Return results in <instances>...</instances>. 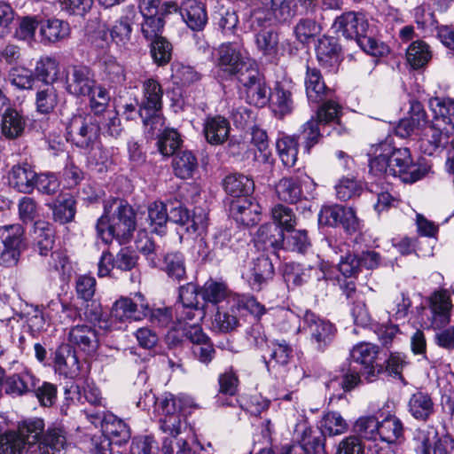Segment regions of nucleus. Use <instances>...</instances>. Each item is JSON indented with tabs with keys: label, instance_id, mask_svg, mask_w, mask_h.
Listing matches in <instances>:
<instances>
[{
	"label": "nucleus",
	"instance_id": "3",
	"mask_svg": "<svg viewBox=\"0 0 454 454\" xmlns=\"http://www.w3.org/2000/svg\"><path fill=\"white\" fill-rule=\"evenodd\" d=\"M433 113L430 125L423 134V152L432 155L440 146L447 143L454 132V99L432 98L428 102Z\"/></svg>",
	"mask_w": 454,
	"mask_h": 454
},
{
	"label": "nucleus",
	"instance_id": "44",
	"mask_svg": "<svg viewBox=\"0 0 454 454\" xmlns=\"http://www.w3.org/2000/svg\"><path fill=\"white\" fill-rule=\"evenodd\" d=\"M131 32V18L122 16L110 28L111 40L118 47L126 49L130 43Z\"/></svg>",
	"mask_w": 454,
	"mask_h": 454
},
{
	"label": "nucleus",
	"instance_id": "21",
	"mask_svg": "<svg viewBox=\"0 0 454 454\" xmlns=\"http://www.w3.org/2000/svg\"><path fill=\"white\" fill-rule=\"evenodd\" d=\"M67 445L63 428L49 427L43 434L38 448L41 454H65Z\"/></svg>",
	"mask_w": 454,
	"mask_h": 454
},
{
	"label": "nucleus",
	"instance_id": "61",
	"mask_svg": "<svg viewBox=\"0 0 454 454\" xmlns=\"http://www.w3.org/2000/svg\"><path fill=\"white\" fill-rule=\"evenodd\" d=\"M261 2L269 9L268 14L278 22L286 21L292 16L290 0H261Z\"/></svg>",
	"mask_w": 454,
	"mask_h": 454
},
{
	"label": "nucleus",
	"instance_id": "62",
	"mask_svg": "<svg viewBox=\"0 0 454 454\" xmlns=\"http://www.w3.org/2000/svg\"><path fill=\"white\" fill-rule=\"evenodd\" d=\"M18 212L22 223H32L39 216V206L35 199L25 196L18 202Z\"/></svg>",
	"mask_w": 454,
	"mask_h": 454
},
{
	"label": "nucleus",
	"instance_id": "34",
	"mask_svg": "<svg viewBox=\"0 0 454 454\" xmlns=\"http://www.w3.org/2000/svg\"><path fill=\"white\" fill-rule=\"evenodd\" d=\"M404 427L399 418L388 414L380 421V439L387 443H395L403 439Z\"/></svg>",
	"mask_w": 454,
	"mask_h": 454
},
{
	"label": "nucleus",
	"instance_id": "42",
	"mask_svg": "<svg viewBox=\"0 0 454 454\" xmlns=\"http://www.w3.org/2000/svg\"><path fill=\"white\" fill-rule=\"evenodd\" d=\"M197 168L198 161L192 152L184 151L174 157L173 168L175 175L179 178H191Z\"/></svg>",
	"mask_w": 454,
	"mask_h": 454
},
{
	"label": "nucleus",
	"instance_id": "15",
	"mask_svg": "<svg viewBox=\"0 0 454 454\" xmlns=\"http://www.w3.org/2000/svg\"><path fill=\"white\" fill-rule=\"evenodd\" d=\"M338 32L348 39L364 36L369 27L368 20L364 13L349 12L338 17L334 22Z\"/></svg>",
	"mask_w": 454,
	"mask_h": 454
},
{
	"label": "nucleus",
	"instance_id": "48",
	"mask_svg": "<svg viewBox=\"0 0 454 454\" xmlns=\"http://www.w3.org/2000/svg\"><path fill=\"white\" fill-rule=\"evenodd\" d=\"M164 270L176 281L184 280L186 276L184 257L181 253H170L164 258Z\"/></svg>",
	"mask_w": 454,
	"mask_h": 454
},
{
	"label": "nucleus",
	"instance_id": "28",
	"mask_svg": "<svg viewBox=\"0 0 454 454\" xmlns=\"http://www.w3.org/2000/svg\"><path fill=\"white\" fill-rule=\"evenodd\" d=\"M317 58L324 67H333L340 60V47L334 37L323 36L316 46Z\"/></svg>",
	"mask_w": 454,
	"mask_h": 454
},
{
	"label": "nucleus",
	"instance_id": "20",
	"mask_svg": "<svg viewBox=\"0 0 454 454\" xmlns=\"http://www.w3.org/2000/svg\"><path fill=\"white\" fill-rule=\"evenodd\" d=\"M239 309L233 304V299L229 298L223 305L217 306L213 319V327L218 332L229 333L239 326Z\"/></svg>",
	"mask_w": 454,
	"mask_h": 454
},
{
	"label": "nucleus",
	"instance_id": "25",
	"mask_svg": "<svg viewBox=\"0 0 454 454\" xmlns=\"http://www.w3.org/2000/svg\"><path fill=\"white\" fill-rule=\"evenodd\" d=\"M254 242L262 250L276 249L284 246L285 235L279 226L267 223L258 229L254 237Z\"/></svg>",
	"mask_w": 454,
	"mask_h": 454
},
{
	"label": "nucleus",
	"instance_id": "64",
	"mask_svg": "<svg viewBox=\"0 0 454 454\" xmlns=\"http://www.w3.org/2000/svg\"><path fill=\"white\" fill-rule=\"evenodd\" d=\"M158 445L152 436L141 435L132 440L130 454H157Z\"/></svg>",
	"mask_w": 454,
	"mask_h": 454
},
{
	"label": "nucleus",
	"instance_id": "9",
	"mask_svg": "<svg viewBox=\"0 0 454 454\" xmlns=\"http://www.w3.org/2000/svg\"><path fill=\"white\" fill-rule=\"evenodd\" d=\"M239 82L244 88L245 98L249 105L262 107L270 100V90L256 66L240 74Z\"/></svg>",
	"mask_w": 454,
	"mask_h": 454
},
{
	"label": "nucleus",
	"instance_id": "55",
	"mask_svg": "<svg viewBox=\"0 0 454 454\" xmlns=\"http://www.w3.org/2000/svg\"><path fill=\"white\" fill-rule=\"evenodd\" d=\"M323 273L314 267L300 269L299 267L294 268L292 271H286L285 278L287 283H292L295 286H302L307 283L312 277L320 279Z\"/></svg>",
	"mask_w": 454,
	"mask_h": 454
},
{
	"label": "nucleus",
	"instance_id": "38",
	"mask_svg": "<svg viewBox=\"0 0 454 454\" xmlns=\"http://www.w3.org/2000/svg\"><path fill=\"white\" fill-rule=\"evenodd\" d=\"M270 98L276 114L283 117L292 113L294 109L292 92L286 84L278 82L274 92L270 94Z\"/></svg>",
	"mask_w": 454,
	"mask_h": 454
},
{
	"label": "nucleus",
	"instance_id": "11",
	"mask_svg": "<svg viewBox=\"0 0 454 454\" xmlns=\"http://www.w3.org/2000/svg\"><path fill=\"white\" fill-rule=\"evenodd\" d=\"M273 18L271 15L262 16L261 12H255L253 27L255 33V43L258 50L264 55L274 56L278 50V35L268 24Z\"/></svg>",
	"mask_w": 454,
	"mask_h": 454
},
{
	"label": "nucleus",
	"instance_id": "39",
	"mask_svg": "<svg viewBox=\"0 0 454 454\" xmlns=\"http://www.w3.org/2000/svg\"><path fill=\"white\" fill-rule=\"evenodd\" d=\"M409 412L416 419L426 420L434 413V403L425 393L413 394L408 403Z\"/></svg>",
	"mask_w": 454,
	"mask_h": 454
},
{
	"label": "nucleus",
	"instance_id": "35",
	"mask_svg": "<svg viewBox=\"0 0 454 454\" xmlns=\"http://www.w3.org/2000/svg\"><path fill=\"white\" fill-rule=\"evenodd\" d=\"M225 192L233 197L247 198L254 190V183L242 174H233L225 177L223 182Z\"/></svg>",
	"mask_w": 454,
	"mask_h": 454
},
{
	"label": "nucleus",
	"instance_id": "43",
	"mask_svg": "<svg viewBox=\"0 0 454 454\" xmlns=\"http://www.w3.org/2000/svg\"><path fill=\"white\" fill-rule=\"evenodd\" d=\"M35 241L41 255H47L54 244V233L50 223L36 221L35 223Z\"/></svg>",
	"mask_w": 454,
	"mask_h": 454
},
{
	"label": "nucleus",
	"instance_id": "54",
	"mask_svg": "<svg viewBox=\"0 0 454 454\" xmlns=\"http://www.w3.org/2000/svg\"><path fill=\"white\" fill-rule=\"evenodd\" d=\"M272 217L277 223L276 225L287 232L294 229L296 225V217L293 210L281 204L276 205L271 210Z\"/></svg>",
	"mask_w": 454,
	"mask_h": 454
},
{
	"label": "nucleus",
	"instance_id": "31",
	"mask_svg": "<svg viewBox=\"0 0 454 454\" xmlns=\"http://www.w3.org/2000/svg\"><path fill=\"white\" fill-rule=\"evenodd\" d=\"M276 150L285 167L295 165L299 153V143L295 137L282 134L276 141Z\"/></svg>",
	"mask_w": 454,
	"mask_h": 454
},
{
	"label": "nucleus",
	"instance_id": "51",
	"mask_svg": "<svg viewBox=\"0 0 454 454\" xmlns=\"http://www.w3.org/2000/svg\"><path fill=\"white\" fill-rule=\"evenodd\" d=\"M103 428L110 436L118 438L120 443L130 437V431L126 423L114 415H109L104 419Z\"/></svg>",
	"mask_w": 454,
	"mask_h": 454
},
{
	"label": "nucleus",
	"instance_id": "4",
	"mask_svg": "<svg viewBox=\"0 0 454 454\" xmlns=\"http://www.w3.org/2000/svg\"><path fill=\"white\" fill-rule=\"evenodd\" d=\"M142 92L139 115L153 135L154 131H160L164 126L161 114L163 90L158 81L149 78L143 82Z\"/></svg>",
	"mask_w": 454,
	"mask_h": 454
},
{
	"label": "nucleus",
	"instance_id": "16",
	"mask_svg": "<svg viewBox=\"0 0 454 454\" xmlns=\"http://www.w3.org/2000/svg\"><path fill=\"white\" fill-rule=\"evenodd\" d=\"M68 344L72 349L90 355L98 346V339L96 331L87 325H77L70 328L67 335Z\"/></svg>",
	"mask_w": 454,
	"mask_h": 454
},
{
	"label": "nucleus",
	"instance_id": "47",
	"mask_svg": "<svg viewBox=\"0 0 454 454\" xmlns=\"http://www.w3.org/2000/svg\"><path fill=\"white\" fill-rule=\"evenodd\" d=\"M59 62L54 58H41L35 65V76L44 82L51 83L57 80L59 74Z\"/></svg>",
	"mask_w": 454,
	"mask_h": 454
},
{
	"label": "nucleus",
	"instance_id": "18",
	"mask_svg": "<svg viewBox=\"0 0 454 454\" xmlns=\"http://www.w3.org/2000/svg\"><path fill=\"white\" fill-rule=\"evenodd\" d=\"M54 367L59 374L68 378L76 377L81 368L75 350L69 345H61L55 352Z\"/></svg>",
	"mask_w": 454,
	"mask_h": 454
},
{
	"label": "nucleus",
	"instance_id": "22",
	"mask_svg": "<svg viewBox=\"0 0 454 454\" xmlns=\"http://www.w3.org/2000/svg\"><path fill=\"white\" fill-rule=\"evenodd\" d=\"M430 309L433 314L432 325L441 328L450 322L451 301L446 290L434 292L430 298Z\"/></svg>",
	"mask_w": 454,
	"mask_h": 454
},
{
	"label": "nucleus",
	"instance_id": "10",
	"mask_svg": "<svg viewBox=\"0 0 454 454\" xmlns=\"http://www.w3.org/2000/svg\"><path fill=\"white\" fill-rule=\"evenodd\" d=\"M304 328L310 336V342L317 351L323 352L335 335V326L328 320L307 311L303 317Z\"/></svg>",
	"mask_w": 454,
	"mask_h": 454
},
{
	"label": "nucleus",
	"instance_id": "13",
	"mask_svg": "<svg viewBox=\"0 0 454 454\" xmlns=\"http://www.w3.org/2000/svg\"><path fill=\"white\" fill-rule=\"evenodd\" d=\"M148 304L145 303L144 295L138 294L136 295V301L129 298H121L117 300L111 309V317L117 321L127 319L141 320L146 317Z\"/></svg>",
	"mask_w": 454,
	"mask_h": 454
},
{
	"label": "nucleus",
	"instance_id": "49",
	"mask_svg": "<svg viewBox=\"0 0 454 454\" xmlns=\"http://www.w3.org/2000/svg\"><path fill=\"white\" fill-rule=\"evenodd\" d=\"M354 427L360 437L371 441L380 439V421L374 416L360 417Z\"/></svg>",
	"mask_w": 454,
	"mask_h": 454
},
{
	"label": "nucleus",
	"instance_id": "53",
	"mask_svg": "<svg viewBox=\"0 0 454 454\" xmlns=\"http://www.w3.org/2000/svg\"><path fill=\"white\" fill-rule=\"evenodd\" d=\"M151 41V54L154 62L159 66L168 64L171 59V43L164 37H157Z\"/></svg>",
	"mask_w": 454,
	"mask_h": 454
},
{
	"label": "nucleus",
	"instance_id": "14",
	"mask_svg": "<svg viewBox=\"0 0 454 454\" xmlns=\"http://www.w3.org/2000/svg\"><path fill=\"white\" fill-rule=\"evenodd\" d=\"M67 90L76 97L90 95L96 81L90 69L85 66H73L67 75Z\"/></svg>",
	"mask_w": 454,
	"mask_h": 454
},
{
	"label": "nucleus",
	"instance_id": "19",
	"mask_svg": "<svg viewBox=\"0 0 454 454\" xmlns=\"http://www.w3.org/2000/svg\"><path fill=\"white\" fill-rule=\"evenodd\" d=\"M36 173L27 163L14 165L8 176L9 184L20 192L30 193L35 187Z\"/></svg>",
	"mask_w": 454,
	"mask_h": 454
},
{
	"label": "nucleus",
	"instance_id": "17",
	"mask_svg": "<svg viewBox=\"0 0 454 454\" xmlns=\"http://www.w3.org/2000/svg\"><path fill=\"white\" fill-rule=\"evenodd\" d=\"M156 407L162 416L179 415L188 408H199L194 399L184 394L175 395L164 393L156 400Z\"/></svg>",
	"mask_w": 454,
	"mask_h": 454
},
{
	"label": "nucleus",
	"instance_id": "50",
	"mask_svg": "<svg viewBox=\"0 0 454 454\" xmlns=\"http://www.w3.org/2000/svg\"><path fill=\"white\" fill-rule=\"evenodd\" d=\"M320 429L324 434L337 435L345 433L348 424L338 412H328L320 420Z\"/></svg>",
	"mask_w": 454,
	"mask_h": 454
},
{
	"label": "nucleus",
	"instance_id": "58",
	"mask_svg": "<svg viewBox=\"0 0 454 454\" xmlns=\"http://www.w3.org/2000/svg\"><path fill=\"white\" fill-rule=\"evenodd\" d=\"M285 238L286 247L298 253H305L311 246L310 239L305 230H292Z\"/></svg>",
	"mask_w": 454,
	"mask_h": 454
},
{
	"label": "nucleus",
	"instance_id": "33",
	"mask_svg": "<svg viewBox=\"0 0 454 454\" xmlns=\"http://www.w3.org/2000/svg\"><path fill=\"white\" fill-rule=\"evenodd\" d=\"M45 424L41 418H29L20 421L18 424L16 431L20 435L26 445L39 444V442L44 434Z\"/></svg>",
	"mask_w": 454,
	"mask_h": 454
},
{
	"label": "nucleus",
	"instance_id": "1",
	"mask_svg": "<svg viewBox=\"0 0 454 454\" xmlns=\"http://www.w3.org/2000/svg\"><path fill=\"white\" fill-rule=\"evenodd\" d=\"M369 167L375 176H394L403 183L413 184L425 177L431 170L427 163L415 162L409 148H393L387 142L372 147Z\"/></svg>",
	"mask_w": 454,
	"mask_h": 454
},
{
	"label": "nucleus",
	"instance_id": "6",
	"mask_svg": "<svg viewBox=\"0 0 454 454\" xmlns=\"http://www.w3.org/2000/svg\"><path fill=\"white\" fill-rule=\"evenodd\" d=\"M215 65L228 74H236L238 77L243 72L253 68L255 65L241 44L237 43H224L215 50L213 57Z\"/></svg>",
	"mask_w": 454,
	"mask_h": 454
},
{
	"label": "nucleus",
	"instance_id": "12",
	"mask_svg": "<svg viewBox=\"0 0 454 454\" xmlns=\"http://www.w3.org/2000/svg\"><path fill=\"white\" fill-rule=\"evenodd\" d=\"M378 354L379 347L367 342L356 345L350 352L352 360L363 366V373L368 381H373L383 370L382 365H374Z\"/></svg>",
	"mask_w": 454,
	"mask_h": 454
},
{
	"label": "nucleus",
	"instance_id": "32",
	"mask_svg": "<svg viewBox=\"0 0 454 454\" xmlns=\"http://www.w3.org/2000/svg\"><path fill=\"white\" fill-rule=\"evenodd\" d=\"M273 276L274 268L270 260L264 256L259 257L254 262L249 282L254 290L260 291Z\"/></svg>",
	"mask_w": 454,
	"mask_h": 454
},
{
	"label": "nucleus",
	"instance_id": "46",
	"mask_svg": "<svg viewBox=\"0 0 454 454\" xmlns=\"http://www.w3.org/2000/svg\"><path fill=\"white\" fill-rule=\"evenodd\" d=\"M58 103V94L54 86L51 83H44L39 88L35 104L37 110L42 114L51 112Z\"/></svg>",
	"mask_w": 454,
	"mask_h": 454
},
{
	"label": "nucleus",
	"instance_id": "36",
	"mask_svg": "<svg viewBox=\"0 0 454 454\" xmlns=\"http://www.w3.org/2000/svg\"><path fill=\"white\" fill-rule=\"evenodd\" d=\"M276 194L279 200L296 203L302 197L301 183L296 177H283L275 185Z\"/></svg>",
	"mask_w": 454,
	"mask_h": 454
},
{
	"label": "nucleus",
	"instance_id": "30",
	"mask_svg": "<svg viewBox=\"0 0 454 454\" xmlns=\"http://www.w3.org/2000/svg\"><path fill=\"white\" fill-rule=\"evenodd\" d=\"M40 35L43 43H56L69 36L70 27L67 21L59 19L43 20L40 24Z\"/></svg>",
	"mask_w": 454,
	"mask_h": 454
},
{
	"label": "nucleus",
	"instance_id": "7",
	"mask_svg": "<svg viewBox=\"0 0 454 454\" xmlns=\"http://www.w3.org/2000/svg\"><path fill=\"white\" fill-rule=\"evenodd\" d=\"M340 113V106L338 103L326 101L317 109L316 115L301 126V136L308 152L318 143L322 136L320 126L338 121Z\"/></svg>",
	"mask_w": 454,
	"mask_h": 454
},
{
	"label": "nucleus",
	"instance_id": "37",
	"mask_svg": "<svg viewBox=\"0 0 454 454\" xmlns=\"http://www.w3.org/2000/svg\"><path fill=\"white\" fill-rule=\"evenodd\" d=\"M145 220L152 232L157 234L164 233L166 223L168 220L166 205L161 201H154L149 204Z\"/></svg>",
	"mask_w": 454,
	"mask_h": 454
},
{
	"label": "nucleus",
	"instance_id": "26",
	"mask_svg": "<svg viewBox=\"0 0 454 454\" xmlns=\"http://www.w3.org/2000/svg\"><path fill=\"white\" fill-rule=\"evenodd\" d=\"M304 83L306 95L310 102L318 103L324 100L330 91L317 68L307 67Z\"/></svg>",
	"mask_w": 454,
	"mask_h": 454
},
{
	"label": "nucleus",
	"instance_id": "8",
	"mask_svg": "<svg viewBox=\"0 0 454 454\" xmlns=\"http://www.w3.org/2000/svg\"><path fill=\"white\" fill-rule=\"evenodd\" d=\"M24 229L19 224L0 226V264L15 265L24 247Z\"/></svg>",
	"mask_w": 454,
	"mask_h": 454
},
{
	"label": "nucleus",
	"instance_id": "5",
	"mask_svg": "<svg viewBox=\"0 0 454 454\" xmlns=\"http://www.w3.org/2000/svg\"><path fill=\"white\" fill-rule=\"evenodd\" d=\"M100 121V116L74 115L67 124V135L76 146L88 149L91 153L99 149Z\"/></svg>",
	"mask_w": 454,
	"mask_h": 454
},
{
	"label": "nucleus",
	"instance_id": "45",
	"mask_svg": "<svg viewBox=\"0 0 454 454\" xmlns=\"http://www.w3.org/2000/svg\"><path fill=\"white\" fill-rule=\"evenodd\" d=\"M407 61L414 67H424L430 60L432 55L429 46L423 41L413 42L406 51Z\"/></svg>",
	"mask_w": 454,
	"mask_h": 454
},
{
	"label": "nucleus",
	"instance_id": "59",
	"mask_svg": "<svg viewBox=\"0 0 454 454\" xmlns=\"http://www.w3.org/2000/svg\"><path fill=\"white\" fill-rule=\"evenodd\" d=\"M179 134L174 129H165L158 140V148L163 156L175 153L181 145Z\"/></svg>",
	"mask_w": 454,
	"mask_h": 454
},
{
	"label": "nucleus",
	"instance_id": "23",
	"mask_svg": "<svg viewBox=\"0 0 454 454\" xmlns=\"http://www.w3.org/2000/svg\"><path fill=\"white\" fill-rule=\"evenodd\" d=\"M180 13L187 26L195 31L202 30L207 22L205 5L196 0H187L183 3Z\"/></svg>",
	"mask_w": 454,
	"mask_h": 454
},
{
	"label": "nucleus",
	"instance_id": "24",
	"mask_svg": "<svg viewBox=\"0 0 454 454\" xmlns=\"http://www.w3.org/2000/svg\"><path fill=\"white\" fill-rule=\"evenodd\" d=\"M4 382L5 392L19 396L33 391L39 383V379L30 371L24 370L7 377Z\"/></svg>",
	"mask_w": 454,
	"mask_h": 454
},
{
	"label": "nucleus",
	"instance_id": "2",
	"mask_svg": "<svg viewBox=\"0 0 454 454\" xmlns=\"http://www.w3.org/2000/svg\"><path fill=\"white\" fill-rule=\"evenodd\" d=\"M135 228V214L130 206L116 198L105 201L104 214L96 225L102 241L110 243L115 239L119 243H125L131 238Z\"/></svg>",
	"mask_w": 454,
	"mask_h": 454
},
{
	"label": "nucleus",
	"instance_id": "29",
	"mask_svg": "<svg viewBox=\"0 0 454 454\" xmlns=\"http://www.w3.org/2000/svg\"><path fill=\"white\" fill-rule=\"evenodd\" d=\"M27 122L25 118L14 109H6L0 123L1 133L7 139H16L22 136Z\"/></svg>",
	"mask_w": 454,
	"mask_h": 454
},
{
	"label": "nucleus",
	"instance_id": "52",
	"mask_svg": "<svg viewBox=\"0 0 454 454\" xmlns=\"http://www.w3.org/2000/svg\"><path fill=\"white\" fill-rule=\"evenodd\" d=\"M26 444L16 431H8L0 435V454H21Z\"/></svg>",
	"mask_w": 454,
	"mask_h": 454
},
{
	"label": "nucleus",
	"instance_id": "63",
	"mask_svg": "<svg viewBox=\"0 0 454 454\" xmlns=\"http://www.w3.org/2000/svg\"><path fill=\"white\" fill-rule=\"evenodd\" d=\"M251 136V143L260 153L259 155L255 154V158L258 159L259 160L266 162L269 160V157L270 156L268 135L266 131L258 127H254L252 129Z\"/></svg>",
	"mask_w": 454,
	"mask_h": 454
},
{
	"label": "nucleus",
	"instance_id": "56",
	"mask_svg": "<svg viewBox=\"0 0 454 454\" xmlns=\"http://www.w3.org/2000/svg\"><path fill=\"white\" fill-rule=\"evenodd\" d=\"M8 78L12 85L21 90L31 89L35 79L33 72L21 66L12 67Z\"/></svg>",
	"mask_w": 454,
	"mask_h": 454
},
{
	"label": "nucleus",
	"instance_id": "40",
	"mask_svg": "<svg viewBox=\"0 0 454 454\" xmlns=\"http://www.w3.org/2000/svg\"><path fill=\"white\" fill-rule=\"evenodd\" d=\"M440 438L435 427L423 426L416 429L413 440L418 451L421 454H432V450L440 441Z\"/></svg>",
	"mask_w": 454,
	"mask_h": 454
},
{
	"label": "nucleus",
	"instance_id": "27",
	"mask_svg": "<svg viewBox=\"0 0 454 454\" xmlns=\"http://www.w3.org/2000/svg\"><path fill=\"white\" fill-rule=\"evenodd\" d=\"M230 133V123L222 116L207 117L204 122V134L211 145L223 144Z\"/></svg>",
	"mask_w": 454,
	"mask_h": 454
},
{
	"label": "nucleus",
	"instance_id": "41",
	"mask_svg": "<svg viewBox=\"0 0 454 454\" xmlns=\"http://www.w3.org/2000/svg\"><path fill=\"white\" fill-rule=\"evenodd\" d=\"M200 294L204 301L213 304L227 302L229 298L234 295L231 294L225 283L213 280L207 281L204 284Z\"/></svg>",
	"mask_w": 454,
	"mask_h": 454
},
{
	"label": "nucleus",
	"instance_id": "57",
	"mask_svg": "<svg viewBox=\"0 0 454 454\" xmlns=\"http://www.w3.org/2000/svg\"><path fill=\"white\" fill-rule=\"evenodd\" d=\"M187 427L186 419L184 415L162 416L160 418V430L173 437H176Z\"/></svg>",
	"mask_w": 454,
	"mask_h": 454
},
{
	"label": "nucleus",
	"instance_id": "60",
	"mask_svg": "<svg viewBox=\"0 0 454 454\" xmlns=\"http://www.w3.org/2000/svg\"><path fill=\"white\" fill-rule=\"evenodd\" d=\"M202 450L199 444L190 445L186 441L175 442L166 438L162 443L163 454H200Z\"/></svg>",
	"mask_w": 454,
	"mask_h": 454
}]
</instances>
